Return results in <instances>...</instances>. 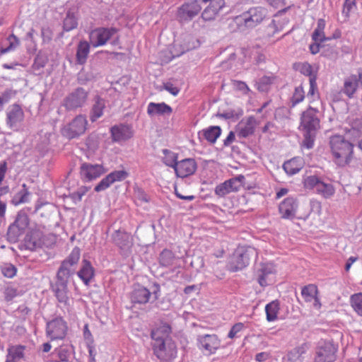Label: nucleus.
Masks as SVG:
<instances>
[{
  "label": "nucleus",
  "mask_w": 362,
  "mask_h": 362,
  "mask_svg": "<svg viewBox=\"0 0 362 362\" xmlns=\"http://www.w3.org/2000/svg\"><path fill=\"white\" fill-rule=\"evenodd\" d=\"M329 146L334 162L340 167L349 165L352 159L354 146L342 136L330 138Z\"/></svg>",
  "instance_id": "obj_1"
},
{
  "label": "nucleus",
  "mask_w": 362,
  "mask_h": 362,
  "mask_svg": "<svg viewBox=\"0 0 362 362\" xmlns=\"http://www.w3.org/2000/svg\"><path fill=\"white\" fill-rule=\"evenodd\" d=\"M267 15L266 9L258 6L250 8L234 18L233 21L240 31L253 28L260 24Z\"/></svg>",
  "instance_id": "obj_2"
},
{
  "label": "nucleus",
  "mask_w": 362,
  "mask_h": 362,
  "mask_svg": "<svg viewBox=\"0 0 362 362\" xmlns=\"http://www.w3.org/2000/svg\"><path fill=\"white\" fill-rule=\"evenodd\" d=\"M152 347L153 354L160 362H173L177 357V346L172 339L153 341Z\"/></svg>",
  "instance_id": "obj_3"
},
{
  "label": "nucleus",
  "mask_w": 362,
  "mask_h": 362,
  "mask_svg": "<svg viewBox=\"0 0 362 362\" xmlns=\"http://www.w3.org/2000/svg\"><path fill=\"white\" fill-rule=\"evenodd\" d=\"M160 291V286L157 284L153 285L151 290L140 285L136 286L131 293V301L134 304L156 301L159 298Z\"/></svg>",
  "instance_id": "obj_4"
},
{
  "label": "nucleus",
  "mask_w": 362,
  "mask_h": 362,
  "mask_svg": "<svg viewBox=\"0 0 362 362\" xmlns=\"http://www.w3.org/2000/svg\"><path fill=\"white\" fill-rule=\"evenodd\" d=\"M253 255H256V251L253 247L238 248L228 262V269L233 272L243 269L249 264L250 257Z\"/></svg>",
  "instance_id": "obj_5"
},
{
  "label": "nucleus",
  "mask_w": 362,
  "mask_h": 362,
  "mask_svg": "<svg viewBox=\"0 0 362 362\" xmlns=\"http://www.w3.org/2000/svg\"><path fill=\"white\" fill-rule=\"evenodd\" d=\"M304 187L315 190L325 199L332 197L335 193V188L331 183L325 182L315 175L307 177L304 180Z\"/></svg>",
  "instance_id": "obj_6"
},
{
  "label": "nucleus",
  "mask_w": 362,
  "mask_h": 362,
  "mask_svg": "<svg viewBox=\"0 0 362 362\" xmlns=\"http://www.w3.org/2000/svg\"><path fill=\"white\" fill-rule=\"evenodd\" d=\"M88 98V92L84 88L78 87L64 98L62 105L67 110H76L86 105Z\"/></svg>",
  "instance_id": "obj_7"
},
{
  "label": "nucleus",
  "mask_w": 362,
  "mask_h": 362,
  "mask_svg": "<svg viewBox=\"0 0 362 362\" xmlns=\"http://www.w3.org/2000/svg\"><path fill=\"white\" fill-rule=\"evenodd\" d=\"M28 215L24 212L18 213L14 222L8 226L7 231L8 240L10 243H16L28 226Z\"/></svg>",
  "instance_id": "obj_8"
},
{
  "label": "nucleus",
  "mask_w": 362,
  "mask_h": 362,
  "mask_svg": "<svg viewBox=\"0 0 362 362\" xmlns=\"http://www.w3.org/2000/svg\"><path fill=\"white\" fill-rule=\"evenodd\" d=\"M337 346L329 341H320L315 349L314 362H334Z\"/></svg>",
  "instance_id": "obj_9"
},
{
  "label": "nucleus",
  "mask_w": 362,
  "mask_h": 362,
  "mask_svg": "<svg viewBox=\"0 0 362 362\" xmlns=\"http://www.w3.org/2000/svg\"><path fill=\"white\" fill-rule=\"evenodd\" d=\"M276 269L271 262L260 263L256 268L255 276L262 287H266L274 282Z\"/></svg>",
  "instance_id": "obj_10"
},
{
  "label": "nucleus",
  "mask_w": 362,
  "mask_h": 362,
  "mask_svg": "<svg viewBox=\"0 0 362 362\" xmlns=\"http://www.w3.org/2000/svg\"><path fill=\"white\" fill-rule=\"evenodd\" d=\"M87 125L86 116L79 115L63 128L62 134L69 139L78 137L85 133Z\"/></svg>",
  "instance_id": "obj_11"
},
{
  "label": "nucleus",
  "mask_w": 362,
  "mask_h": 362,
  "mask_svg": "<svg viewBox=\"0 0 362 362\" xmlns=\"http://www.w3.org/2000/svg\"><path fill=\"white\" fill-rule=\"evenodd\" d=\"M115 28H98L90 33V43L93 47L105 45L116 33Z\"/></svg>",
  "instance_id": "obj_12"
},
{
  "label": "nucleus",
  "mask_w": 362,
  "mask_h": 362,
  "mask_svg": "<svg viewBox=\"0 0 362 362\" xmlns=\"http://www.w3.org/2000/svg\"><path fill=\"white\" fill-rule=\"evenodd\" d=\"M81 256V250L75 247L61 264L57 274L70 278L75 273V265L77 264Z\"/></svg>",
  "instance_id": "obj_13"
},
{
  "label": "nucleus",
  "mask_w": 362,
  "mask_h": 362,
  "mask_svg": "<svg viewBox=\"0 0 362 362\" xmlns=\"http://www.w3.org/2000/svg\"><path fill=\"white\" fill-rule=\"evenodd\" d=\"M69 278L59 274L56 276V281L52 286L58 302L64 306H69L70 299L68 296V282Z\"/></svg>",
  "instance_id": "obj_14"
},
{
  "label": "nucleus",
  "mask_w": 362,
  "mask_h": 362,
  "mask_svg": "<svg viewBox=\"0 0 362 362\" xmlns=\"http://www.w3.org/2000/svg\"><path fill=\"white\" fill-rule=\"evenodd\" d=\"M66 330V322L62 317H56L47 323L46 334L51 340L62 339Z\"/></svg>",
  "instance_id": "obj_15"
},
{
  "label": "nucleus",
  "mask_w": 362,
  "mask_h": 362,
  "mask_svg": "<svg viewBox=\"0 0 362 362\" xmlns=\"http://www.w3.org/2000/svg\"><path fill=\"white\" fill-rule=\"evenodd\" d=\"M24 120V112L18 104L9 106L6 110V124L8 128L17 131Z\"/></svg>",
  "instance_id": "obj_16"
},
{
  "label": "nucleus",
  "mask_w": 362,
  "mask_h": 362,
  "mask_svg": "<svg viewBox=\"0 0 362 362\" xmlns=\"http://www.w3.org/2000/svg\"><path fill=\"white\" fill-rule=\"evenodd\" d=\"M197 346L207 354H214L221 346V340L216 334H201L197 338Z\"/></svg>",
  "instance_id": "obj_17"
},
{
  "label": "nucleus",
  "mask_w": 362,
  "mask_h": 362,
  "mask_svg": "<svg viewBox=\"0 0 362 362\" xmlns=\"http://www.w3.org/2000/svg\"><path fill=\"white\" fill-rule=\"evenodd\" d=\"M107 170L101 164L83 163L80 167L81 179L85 182H91L105 174Z\"/></svg>",
  "instance_id": "obj_18"
},
{
  "label": "nucleus",
  "mask_w": 362,
  "mask_h": 362,
  "mask_svg": "<svg viewBox=\"0 0 362 362\" xmlns=\"http://www.w3.org/2000/svg\"><path fill=\"white\" fill-rule=\"evenodd\" d=\"M360 86H362V68H358L356 73L352 74L344 78L341 92L351 98Z\"/></svg>",
  "instance_id": "obj_19"
},
{
  "label": "nucleus",
  "mask_w": 362,
  "mask_h": 362,
  "mask_svg": "<svg viewBox=\"0 0 362 362\" xmlns=\"http://www.w3.org/2000/svg\"><path fill=\"white\" fill-rule=\"evenodd\" d=\"M245 177L243 175H238L217 185L215 188V194L223 197L231 192L238 191L242 187Z\"/></svg>",
  "instance_id": "obj_20"
},
{
  "label": "nucleus",
  "mask_w": 362,
  "mask_h": 362,
  "mask_svg": "<svg viewBox=\"0 0 362 362\" xmlns=\"http://www.w3.org/2000/svg\"><path fill=\"white\" fill-rule=\"evenodd\" d=\"M319 112L317 109L309 107L303 112L300 125L305 131L316 132L320 127Z\"/></svg>",
  "instance_id": "obj_21"
},
{
  "label": "nucleus",
  "mask_w": 362,
  "mask_h": 362,
  "mask_svg": "<svg viewBox=\"0 0 362 362\" xmlns=\"http://www.w3.org/2000/svg\"><path fill=\"white\" fill-rule=\"evenodd\" d=\"M129 176V173L124 170H115L103 177L95 185L94 190L97 192L104 191L116 182H122Z\"/></svg>",
  "instance_id": "obj_22"
},
{
  "label": "nucleus",
  "mask_w": 362,
  "mask_h": 362,
  "mask_svg": "<svg viewBox=\"0 0 362 362\" xmlns=\"http://www.w3.org/2000/svg\"><path fill=\"white\" fill-rule=\"evenodd\" d=\"M278 209L281 218L293 219L296 216L298 202L295 197H286L279 203Z\"/></svg>",
  "instance_id": "obj_23"
},
{
  "label": "nucleus",
  "mask_w": 362,
  "mask_h": 362,
  "mask_svg": "<svg viewBox=\"0 0 362 362\" xmlns=\"http://www.w3.org/2000/svg\"><path fill=\"white\" fill-rule=\"evenodd\" d=\"M113 243L119 247L123 255H127L131 252L133 240L131 235L125 231L115 230L112 235Z\"/></svg>",
  "instance_id": "obj_24"
},
{
  "label": "nucleus",
  "mask_w": 362,
  "mask_h": 362,
  "mask_svg": "<svg viewBox=\"0 0 362 362\" xmlns=\"http://www.w3.org/2000/svg\"><path fill=\"white\" fill-rule=\"evenodd\" d=\"M202 7L198 1L183 4L177 11V18L181 22L189 21L196 16L201 11Z\"/></svg>",
  "instance_id": "obj_25"
},
{
  "label": "nucleus",
  "mask_w": 362,
  "mask_h": 362,
  "mask_svg": "<svg viewBox=\"0 0 362 362\" xmlns=\"http://www.w3.org/2000/svg\"><path fill=\"white\" fill-rule=\"evenodd\" d=\"M110 133L112 141L116 143L126 141L131 139L134 134L132 127L129 125L123 124L112 127Z\"/></svg>",
  "instance_id": "obj_26"
},
{
  "label": "nucleus",
  "mask_w": 362,
  "mask_h": 362,
  "mask_svg": "<svg viewBox=\"0 0 362 362\" xmlns=\"http://www.w3.org/2000/svg\"><path fill=\"white\" fill-rule=\"evenodd\" d=\"M202 1L209 3L202 13V18L205 21H214L225 5L224 0H202Z\"/></svg>",
  "instance_id": "obj_27"
},
{
  "label": "nucleus",
  "mask_w": 362,
  "mask_h": 362,
  "mask_svg": "<svg viewBox=\"0 0 362 362\" xmlns=\"http://www.w3.org/2000/svg\"><path fill=\"white\" fill-rule=\"evenodd\" d=\"M197 169V164L194 159L186 158L177 163L175 172L180 177H186L192 175Z\"/></svg>",
  "instance_id": "obj_28"
},
{
  "label": "nucleus",
  "mask_w": 362,
  "mask_h": 362,
  "mask_svg": "<svg viewBox=\"0 0 362 362\" xmlns=\"http://www.w3.org/2000/svg\"><path fill=\"white\" fill-rule=\"evenodd\" d=\"M318 289L314 284H308L301 289V296L306 303H313L315 309H320L321 303L317 296Z\"/></svg>",
  "instance_id": "obj_29"
},
{
  "label": "nucleus",
  "mask_w": 362,
  "mask_h": 362,
  "mask_svg": "<svg viewBox=\"0 0 362 362\" xmlns=\"http://www.w3.org/2000/svg\"><path fill=\"white\" fill-rule=\"evenodd\" d=\"M77 275L85 285H89L95 275V269L90 261L85 259L82 260L81 267L77 272Z\"/></svg>",
  "instance_id": "obj_30"
},
{
  "label": "nucleus",
  "mask_w": 362,
  "mask_h": 362,
  "mask_svg": "<svg viewBox=\"0 0 362 362\" xmlns=\"http://www.w3.org/2000/svg\"><path fill=\"white\" fill-rule=\"evenodd\" d=\"M172 112V107L165 103H156L151 102L147 107V113L150 117L165 115H170Z\"/></svg>",
  "instance_id": "obj_31"
},
{
  "label": "nucleus",
  "mask_w": 362,
  "mask_h": 362,
  "mask_svg": "<svg viewBox=\"0 0 362 362\" xmlns=\"http://www.w3.org/2000/svg\"><path fill=\"white\" fill-rule=\"evenodd\" d=\"M26 346L23 345H12L7 349L5 362H20L25 357Z\"/></svg>",
  "instance_id": "obj_32"
},
{
  "label": "nucleus",
  "mask_w": 362,
  "mask_h": 362,
  "mask_svg": "<svg viewBox=\"0 0 362 362\" xmlns=\"http://www.w3.org/2000/svg\"><path fill=\"white\" fill-rule=\"evenodd\" d=\"M221 134V129L218 126H211L199 132V137L205 139L207 141L214 144Z\"/></svg>",
  "instance_id": "obj_33"
},
{
  "label": "nucleus",
  "mask_w": 362,
  "mask_h": 362,
  "mask_svg": "<svg viewBox=\"0 0 362 362\" xmlns=\"http://www.w3.org/2000/svg\"><path fill=\"white\" fill-rule=\"evenodd\" d=\"M303 167V159L300 157L293 158L283 165L285 172L290 175L298 173Z\"/></svg>",
  "instance_id": "obj_34"
},
{
  "label": "nucleus",
  "mask_w": 362,
  "mask_h": 362,
  "mask_svg": "<svg viewBox=\"0 0 362 362\" xmlns=\"http://www.w3.org/2000/svg\"><path fill=\"white\" fill-rule=\"evenodd\" d=\"M105 107V100L97 96L94 99V103L90 113V119L94 122L103 115V110Z\"/></svg>",
  "instance_id": "obj_35"
},
{
  "label": "nucleus",
  "mask_w": 362,
  "mask_h": 362,
  "mask_svg": "<svg viewBox=\"0 0 362 362\" xmlns=\"http://www.w3.org/2000/svg\"><path fill=\"white\" fill-rule=\"evenodd\" d=\"M255 119L253 117L247 118L245 124L240 123L238 128V136L242 138H246L252 135L255 132Z\"/></svg>",
  "instance_id": "obj_36"
},
{
  "label": "nucleus",
  "mask_w": 362,
  "mask_h": 362,
  "mask_svg": "<svg viewBox=\"0 0 362 362\" xmlns=\"http://www.w3.org/2000/svg\"><path fill=\"white\" fill-rule=\"evenodd\" d=\"M171 327L167 323H163L156 329L152 330L151 336L153 341L164 340L165 339H172L170 337Z\"/></svg>",
  "instance_id": "obj_37"
},
{
  "label": "nucleus",
  "mask_w": 362,
  "mask_h": 362,
  "mask_svg": "<svg viewBox=\"0 0 362 362\" xmlns=\"http://www.w3.org/2000/svg\"><path fill=\"white\" fill-rule=\"evenodd\" d=\"M90 43L87 41H80L76 50V62L79 64H84L86 62L90 52Z\"/></svg>",
  "instance_id": "obj_38"
},
{
  "label": "nucleus",
  "mask_w": 362,
  "mask_h": 362,
  "mask_svg": "<svg viewBox=\"0 0 362 362\" xmlns=\"http://www.w3.org/2000/svg\"><path fill=\"white\" fill-rule=\"evenodd\" d=\"M78 25V16L77 13L72 11L69 10L66 13V17L63 22L64 30L69 32L75 28Z\"/></svg>",
  "instance_id": "obj_39"
},
{
  "label": "nucleus",
  "mask_w": 362,
  "mask_h": 362,
  "mask_svg": "<svg viewBox=\"0 0 362 362\" xmlns=\"http://www.w3.org/2000/svg\"><path fill=\"white\" fill-rule=\"evenodd\" d=\"M306 351V346L302 345L290 351L287 354L286 362H303V355Z\"/></svg>",
  "instance_id": "obj_40"
},
{
  "label": "nucleus",
  "mask_w": 362,
  "mask_h": 362,
  "mask_svg": "<svg viewBox=\"0 0 362 362\" xmlns=\"http://www.w3.org/2000/svg\"><path fill=\"white\" fill-rule=\"evenodd\" d=\"M325 28V21L322 18L317 20V27L315 29L312 38L315 42H322L326 40L324 30Z\"/></svg>",
  "instance_id": "obj_41"
},
{
  "label": "nucleus",
  "mask_w": 362,
  "mask_h": 362,
  "mask_svg": "<svg viewBox=\"0 0 362 362\" xmlns=\"http://www.w3.org/2000/svg\"><path fill=\"white\" fill-rule=\"evenodd\" d=\"M176 257L173 252L170 250H163L159 257L160 264L163 267H168L175 264Z\"/></svg>",
  "instance_id": "obj_42"
},
{
  "label": "nucleus",
  "mask_w": 362,
  "mask_h": 362,
  "mask_svg": "<svg viewBox=\"0 0 362 362\" xmlns=\"http://www.w3.org/2000/svg\"><path fill=\"white\" fill-rule=\"evenodd\" d=\"M279 310V303L278 300H273L265 306L267 320L269 322L275 321L277 319V315Z\"/></svg>",
  "instance_id": "obj_43"
},
{
  "label": "nucleus",
  "mask_w": 362,
  "mask_h": 362,
  "mask_svg": "<svg viewBox=\"0 0 362 362\" xmlns=\"http://www.w3.org/2000/svg\"><path fill=\"white\" fill-rule=\"evenodd\" d=\"M23 189H21L13 197L12 203L14 205H18L29 202L30 192L25 184L23 185Z\"/></svg>",
  "instance_id": "obj_44"
},
{
  "label": "nucleus",
  "mask_w": 362,
  "mask_h": 362,
  "mask_svg": "<svg viewBox=\"0 0 362 362\" xmlns=\"http://www.w3.org/2000/svg\"><path fill=\"white\" fill-rule=\"evenodd\" d=\"M350 303L354 310L362 316V293H354L350 297Z\"/></svg>",
  "instance_id": "obj_45"
},
{
  "label": "nucleus",
  "mask_w": 362,
  "mask_h": 362,
  "mask_svg": "<svg viewBox=\"0 0 362 362\" xmlns=\"http://www.w3.org/2000/svg\"><path fill=\"white\" fill-rule=\"evenodd\" d=\"M305 98V91L301 86L295 88L290 99L291 107H293Z\"/></svg>",
  "instance_id": "obj_46"
},
{
  "label": "nucleus",
  "mask_w": 362,
  "mask_h": 362,
  "mask_svg": "<svg viewBox=\"0 0 362 362\" xmlns=\"http://www.w3.org/2000/svg\"><path fill=\"white\" fill-rule=\"evenodd\" d=\"M274 79L275 78L273 76H264L261 77L257 82V89L261 92L267 91Z\"/></svg>",
  "instance_id": "obj_47"
},
{
  "label": "nucleus",
  "mask_w": 362,
  "mask_h": 362,
  "mask_svg": "<svg viewBox=\"0 0 362 362\" xmlns=\"http://www.w3.org/2000/svg\"><path fill=\"white\" fill-rule=\"evenodd\" d=\"M163 153L164 154V157L163 158V163L170 167H172L173 169L175 168V165H177V154L168 150L163 149Z\"/></svg>",
  "instance_id": "obj_48"
},
{
  "label": "nucleus",
  "mask_w": 362,
  "mask_h": 362,
  "mask_svg": "<svg viewBox=\"0 0 362 362\" xmlns=\"http://www.w3.org/2000/svg\"><path fill=\"white\" fill-rule=\"evenodd\" d=\"M7 41L9 45L6 47H1L0 49V52L2 54L13 51L20 43L18 38L13 34L10 35L7 37Z\"/></svg>",
  "instance_id": "obj_49"
},
{
  "label": "nucleus",
  "mask_w": 362,
  "mask_h": 362,
  "mask_svg": "<svg viewBox=\"0 0 362 362\" xmlns=\"http://www.w3.org/2000/svg\"><path fill=\"white\" fill-rule=\"evenodd\" d=\"M356 8V0H344L341 11L344 21H347L350 17L351 12Z\"/></svg>",
  "instance_id": "obj_50"
},
{
  "label": "nucleus",
  "mask_w": 362,
  "mask_h": 362,
  "mask_svg": "<svg viewBox=\"0 0 362 362\" xmlns=\"http://www.w3.org/2000/svg\"><path fill=\"white\" fill-rule=\"evenodd\" d=\"M296 69L303 75L311 77H316L313 67L308 62L300 63Z\"/></svg>",
  "instance_id": "obj_51"
},
{
  "label": "nucleus",
  "mask_w": 362,
  "mask_h": 362,
  "mask_svg": "<svg viewBox=\"0 0 362 362\" xmlns=\"http://www.w3.org/2000/svg\"><path fill=\"white\" fill-rule=\"evenodd\" d=\"M315 138V132L305 131L301 146L307 149L312 148L314 146Z\"/></svg>",
  "instance_id": "obj_52"
},
{
  "label": "nucleus",
  "mask_w": 362,
  "mask_h": 362,
  "mask_svg": "<svg viewBox=\"0 0 362 362\" xmlns=\"http://www.w3.org/2000/svg\"><path fill=\"white\" fill-rule=\"evenodd\" d=\"M245 325L242 322L235 323L228 334L230 339L238 338L240 337V332L245 329Z\"/></svg>",
  "instance_id": "obj_53"
},
{
  "label": "nucleus",
  "mask_w": 362,
  "mask_h": 362,
  "mask_svg": "<svg viewBox=\"0 0 362 362\" xmlns=\"http://www.w3.org/2000/svg\"><path fill=\"white\" fill-rule=\"evenodd\" d=\"M243 115V111L242 109L238 110H230L223 112L221 115V117H223L226 119H238Z\"/></svg>",
  "instance_id": "obj_54"
},
{
  "label": "nucleus",
  "mask_w": 362,
  "mask_h": 362,
  "mask_svg": "<svg viewBox=\"0 0 362 362\" xmlns=\"http://www.w3.org/2000/svg\"><path fill=\"white\" fill-rule=\"evenodd\" d=\"M90 187L86 186L80 187L77 191L71 194V198L76 203L81 201L82 197L89 191Z\"/></svg>",
  "instance_id": "obj_55"
},
{
  "label": "nucleus",
  "mask_w": 362,
  "mask_h": 362,
  "mask_svg": "<svg viewBox=\"0 0 362 362\" xmlns=\"http://www.w3.org/2000/svg\"><path fill=\"white\" fill-rule=\"evenodd\" d=\"M309 83L310 88L308 93V98H311L313 100H315L318 98L316 77H311L309 78Z\"/></svg>",
  "instance_id": "obj_56"
},
{
  "label": "nucleus",
  "mask_w": 362,
  "mask_h": 362,
  "mask_svg": "<svg viewBox=\"0 0 362 362\" xmlns=\"http://www.w3.org/2000/svg\"><path fill=\"white\" fill-rule=\"evenodd\" d=\"M1 272L4 276L12 278L16 275V268L11 264H6L1 267Z\"/></svg>",
  "instance_id": "obj_57"
},
{
  "label": "nucleus",
  "mask_w": 362,
  "mask_h": 362,
  "mask_svg": "<svg viewBox=\"0 0 362 362\" xmlns=\"http://www.w3.org/2000/svg\"><path fill=\"white\" fill-rule=\"evenodd\" d=\"M58 359L55 362H66L69 358V351L66 348H60L57 352Z\"/></svg>",
  "instance_id": "obj_58"
},
{
  "label": "nucleus",
  "mask_w": 362,
  "mask_h": 362,
  "mask_svg": "<svg viewBox=\"0 0 362 362\" xmlns=\"http://www.w3.org/2000/svg\"><path fill=\"white\" fill-rule=\"evenodd\" d=\"M163 88L173 95H177L180 92V88L174 86L171 82H166L163 84Z\"/></svg>",
  "instance_id": "obj_59"
},
{
  "label": "nucleus",
  "mask_w": 362,
  "mask_h": 362,
  "mask_svg": "<svg viewBox=\"0 0 362 362\" xmlns=\"http://www.w3.org/2000/svg\"><path fill=\"white\" fill-rule=\"evenodd\" d=\"M234 85L237 89L243 91L244 93H247L250 91V88L247 85L241 81H235Z\"/></svg>",
  "instance_id": "obj_60"
},
{
  "label": "nucleus",
  "mask_w": 362,
  "mask_h": 362,
  "mask_svg": "<svg viewBox=\"0 0 362 362\" xmlns=\"http://www.w3.org/2000/svg\"><path fill=\"white\" fill-rule=\"evenodd\" d=\"M83 337L88 344L93 343V338L87 324H86L83 327Z\"/></svg>",
  "instance_id": "obj_61"
},
{
  "label": "nucleus",
  "mask_w": 362,
  "mask_h": 362,
  "mask_svg": "<svg viewBox=\"0 0 362 362\" xmlns=\"http://www.w3.org/2000/svg\"><path fill=\"white\" fill-rule=\"evenodd\" d=\"M16 90L7 89L3 93L1 98H4L5 103H7L13 96L16 95Z\"/></svg>",
  "instance_id": "obj_62"
},
{
  "label": "nucleus",
  "mask_w": 362,
  "mask_h": 362,
  "mask_svg": "<svg viewBox=\"0 0 362 362\" xmlns=\"http://www.w3.org/2000/svg\"><path fill=\"white\" fill-rule=\"evenodd\" d=\"M270 357V354L268 352H260L256 354L255 360L258 362H264Z\"/></svg>",
  "instance_id": "obj_63"
},
{
  "label": "nucleus",
  "mask_w": 362,
  "mask_h": 362,
  "mask_svg": "<svg viewBox=\"0 0 362 362\" xmlns=\"http://www.w3.org/2000/svg\"><path fill=\"white\" fill-rule=\"evenodd\" d=\"M235 134L233 132H230L227 137L223 141V144L226 146H229L235 140Z\"/></svg>",
  "instance_id": "obj_64"
}]
</instances>
